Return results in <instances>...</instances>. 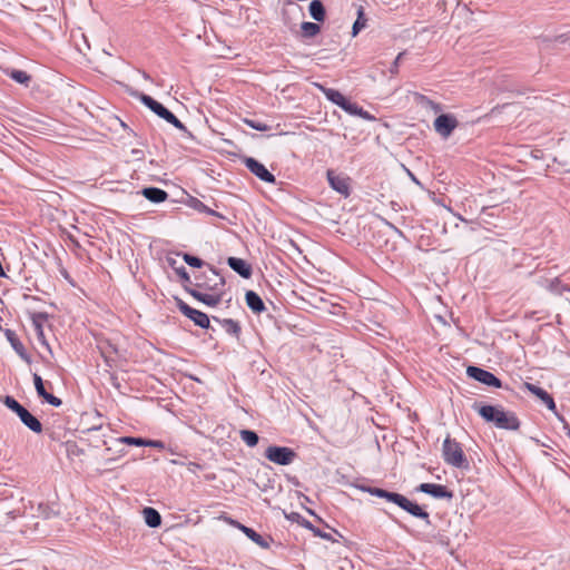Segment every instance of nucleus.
<instances>
[{
    "instance_id": "nucleus-1",
    "label": "nucleus",
    "mask_w": 570,
    "mask_h": 570,
    "mask_svg": "<svg viewBox=\"0 0 570 570\" xmlns=\"http://www.w3.org/2000/svg\"><path fill=\"white\" fill-rule=\"evenodd\" d=\"M480 416L487 422H492L499 429L518 430L520 422L514 413L504 411L502 407L474 403L472 405Z\"/></svg>"
},
{
    "instance_id": "nucleus-2",
    "label": "nucleus",
    "mask_w": 570,
    "mask_h": 570,
    "mask_svg": "<svg viewBox=\"0 0 570 570\" xmlns=\"http://www.w3.org/2000/svg\"><path fill=\"white\" fill-rule=\"evenodd\" d=\"M210 281H213V285H205V291H208L209 293H205L193 286H186L185 291L195 299L206 304L207 306L214 307L223 299L222 288L225 281L216 271H212Z\"/></svg>"
},
{
    "instance_id": "nucleus-3",
    "label": "nucleus",
    "mask_w": 570,
    "mask_h": 570,
    "mask_svg": "<svg viewBox=\"0 0 570 570\" xmlns=\"http://www.w3.org/2000/svg\"><path fill=\"white\" fill-rule=\"evenodd\" d=\"M137 97L146 107H148L151 111H154L157 116H159L167 122L171 124L175 128L184 131L186 130L184 124L160 102L156 101L154 98L145 94H138Z\"/></svg>"
},
{
    "instance_id": "nucleus-4",
    "label": "nucleus",
    "mask_w": 570,
    "mask_h": 570,
    "mask_svg": "<svg viewBox=\"0 0 570 570\" xmlns=\"http://www.w3.org/2000/svg\"><path fill=\"white\" fill-rule=\"evenodd\" d=\"M444 461L455 468H461L466 463L461 445L450 438L443 442Z\"/></svg>"
},
{
    "instance_id": "nucleus-5",
    "label": "nucleus",
    "mask_w": 570,
    "mask_h": 570,
    "mask_svg": "<svg viewBox=\"0 0 570 570\" xmlns=\"http://www.w3.org/2000/svg\"><path fill=\"white\" fill-rule=\"evenodd\" d=\"M265 458L278 465H289L294 462L296 453L287 446L271 445L265 451Z\"/></svg>"
},
{
    "instance_id": "nucleus-6",
    "label": "nucleus",
    "mask_w": 570,
    "mask_h": 570,
    "mask_svg": "<svg viewBox=\"0 0 570 570\" xmlns=\"http://www.w3.org/2000/svg\"><path fill=\"white\" fill-rule=\"evenodd\" d=\"M176 305L178 309L190 321L195 323V325L202 327V328H208L210 321L207 314L195 309L187 305L183 299L175 297Z\"/></svg>"
},
{
    "instance_id": "nucleus-7",
    "label": "nucleus",
    "mask_w": 570,
    "mask_h": 570,
    "mask_svg": "<svg viewBox=\"0 0 570 570\" xmlns=\"http://www.w3.org/2000/svg\"><path fill=\"white\" fill-rule=\"evenodd\" d=\"M459 121L453 115L442 114L434 120V130L442 136L443 138H448L451 136L452 131L458 127Z\"/></svg>"
},
{
    "instance_id": "nucleus-8",
    "label": "nucleus",
    "mask_w": 570,
    "mask_h": 570,
    "mask_svg": "<svg viewBox=\"0 0 570 570\" xmlns=\"http://www.w3.org/2000/svg\"><path fill=\"white\" fill-rule=\"evenodd\" d=\"M466 374L470 377L474 379L475 381L481 382L488 386H493L498 389L502 386L501 381L494 374L483 368L476 366H469L466 368Z\"/></svg>"
},
{
    "instance_id": "nucleus-9",
    "label": "nucleus",
    "mask_w": 570,
    "mask_h": 570,
    "mask_svg": "<svg viewBox=\"0 0 570 570\" xmlns=\"http://www.w3.org/2000/svg\"><path fill=\"white\" fill-rule=\"evenodd\" d=\"M100 350L107 366L110 368L118 366L120 361L127 360L126 352L111 343H107L106 346H101Z\"/></svg>"
},
{
    "instance_id": "nucleus-10",
    "label": "nucleus",
    "mask_w": 570,
    "mask_h": 570,
    "mask_svg": "<svg viewBox=\"0 0 570 570\" xmlns=\"http://www.w3.org/2000/svg\"><path fill=\"white\" fill-rule=\"evenodd\" d=\"M245 165L248 168V170L257 176L261 180L265 183H275V176L268 171V169L258 160L254 158H246Z\"/></svg>"
},
{
    "instance_id": "nucleus-11",
    "label": "nucleus",
    "mask_w": 570,
    "mask_h": 570,
    "mask_svg": "<svg viewBox=\"0 0 570 570\" xmlns=\"http://www.w3.org/2000/svg\"><path fill=\"white\" fill-rule=\"evenodd\" d=\"M327 180L330 186L341 195H350V184L346 176L337 175L333 170H327Z\"/></svg>"
},
{
    "instance_id": "nucleus-12",
    "label": "nucleus",
    "mask_w": 570,
    "mask_h": 570,
    "mask_svg": "<svg viewBox=\"0 0 570 570\" xmlns=\"http://www.w3.org/2000/svg\"><path fill=\"white\" fill-rule=\"evenodd\" d=\"M400 508L412 514L413 517L423 519L426 523H430L429 513L424 511L419 504L410 501L407 498L401 494L399 502L396 503Z\"/></svg>"
},
{
    "instance_id": "nucleus-13",
    "label": "nucleus",
    "mask_w": 570,
    "mask_h": 570,
    "mask_svg": "<svg viewBox=\"0 0 570 570\" xmlns=\"http://www.w3.org/2000/svg\"><path fill=\"white\" fill-rule=\"evenodd\" d=\"M420 492L432 495L436 499H450L452 498V493L446 489V487L442 484L435 483H421L417 488Z\"/></svg>"
},
{
    "instance_id": "nucleus-14",
    "label": "nucleus",
    "mask_w": 570,
    "mask_h": 570,
    "mask_svg": "<svg viewBox=\"0 0 570 570\" xmlns=\"http://www.w3.org/2000/svg\"><path fill=\"white\" fill-rule=\"evenodd\" d=\"M18 417L20 421L32 432L35 433H41L42 432V424L40 421L32 415L26 407H22L18 413Z\"/></svg>"
},
{
    "instance_id": "nucleus-15",
    "label": "nucleus",
    "mask_w": 570,
    "mask_h": 570,
    "mask_svg": "<svg viewBox=\"0 0 570 570\" xmlns=\"http://www.w3.org/2000/svg\"><path fill=\"white\" fill-rule=\"evenodd\" d=\"M524 387L531 392L533 395H535L538 399L542 401L547 405V407L551 411H556V403L552 399V396L544 391L543 389L532 384V383H525Z\"/></svg>"
},
{
    "instance_id": "nucleus-16",
    "label": "nucleus",
    "mask_w": 570,
    "mask_h": 570,
    "mask_svg": "<svg viewBox=\"0 0 570 570\" xmlns=\"http://www.w3.org/2000/svg\"><path fill=\"white\" fill-rule=\"evenodd\" d=\"M227 263H228V266L234 272L239 274L242 277H244V278L250 277L252 267L246 261L238 258V257H229Z\"/></svg>"
},
{
    "instance_id": "nucleus-17",
    "label": "nucleus",
    "mask_w": 570,
    "mask_h": 570,
    "mask_svg": "<svg viewBox=\"0 0 570 570\" xmlns=\"http://www.w3.org/2000/svg\"><path fill=\"white\" fill-rule=\"evenodd\" d=\"M360 489L364 492H367L372 495L385 499L390 502L397 503L401 494L395 492H390L380 488H373V487H360Z\"/></svg>"
},
{
    "instance_id": "nucleus-18",
    "label": "nucleus",
    "mask_w": 570,
    "mask_h": 570,
    "mask_svg": "<svg viewBox=\"0 0 570 570\" xmlns=\"http://www.w3.org/2000/svg\"><path fill=\"white\" fill-rule=\"evenodd\" d=\"M141 194L151 203H163L167 199L168 194L164 189L157 187H147L141 190Z\"/></svg>"
},
{
    "instance_id": "nucleus-19",
    "label": "nucleus",
    "mask_w": 570,
    "mask_h": 570,
    "mask_svg": "<svg viewBox=\"0 0 570 570\" xmlns=\"http://www.w3.org/2000/svg\"><path fill=\"white\" fill-rule=\"evenodd\" d=\"M247 306L254 313H262L265 311V305L259 295L253 291H248L245 295Z\"/></svg>"
},
{
    "instance_id": "nucleus-20",
    "label": "nucleus",
    "mask_w": 570,
    "mask_h": 570,
    "mask_svg": "<svg viewBox=\"0 0 570 570\" xmlns=\"http://www.w3.org/2000/svg\"><path fill=\"white\" fill-rule=\"evenodd\" d=\"M237 527L246 534L247 538H249L253 542H255L261 548H264V549L269 548L268 541L265 540L261 534H258L252 528H248V527L243 525L240 523H238Z\"/></svg>"
},
{
    "instance_id": "nucleus-21",
    "label": "nucleus",
    "mask_w": 570,
    "mask_h": 570,
    "mask_svg": "<svg viewBox=\"0 0 570 570\" xmlns=\"http://www.w3.org/2000/svg\"><path fill=\"white\" fill-rule=\"evenodd\" d=\"M293 520H296L301 525L311 530L315 537H320L325 540H331L332 537L330 533H325L321 531L318 528H315L308 520L302 518L299 514H293Z\"/></svg>"
},
{
    "instance_id": "nucleus-22",
    "label": "nucleus",
    "mask_w": 570,
    "mask_h": 570,
    "mask_svg": "<svg viewBox=\"0 0 570 570\" xmlns=\"http://www.w3.org/2000/svg\"><path fill=\"white\" fill-rule=\"evenodd\" d=\"M144 519L148 527L150 528H157L161 523V517L157 510L154 508H145L144 511Z\"/></svg>"
},
{
    "instance_id": "nucleus-23",
    "label": "nucleus",
    "mask_w": 570,
    "mask_h": 570,
    "mask_svg": "<svg viewBox=\"0 0 570 570\" xmlns=\"http://www.w3.org/2000/svg\"><path fill=\"white\" fill-rule=\"evenodd\" d=\"M341 108L350 115L358 116L363 119H372L367 111L363 110L357 104L351 102L347 99L344 101V105Z\"/></svg>"
},
{
    "instance_id": "nucleus-24",
    "label": "nucleus",
    "mask_w": 570,
    "mask_h": 570,
    "mask_svg": "<svg viewBox=\"0 0 570 570\" xmlns=\"http://www.w3.org/2000/svg\"><path fill=\"white\" fill-rule=\"evenodd\" d=\"M48 315L42 312L32 313L31 321L36 328V333L39 338H43V324L47 321Z\"/></svg>"
},
{
    "instance_id": "nucleus-25",
    "label": "nucleus",
    "mask_w": 570,
    "mask_h": 570,
    "mask_svg": "<svg viewBox=\"0 0 570 570\" xmlns=\"http://www.w3.org/2000/svg\"><path fill=\"white\" fill-rule=\"evenodd\" d=\"M213 321L218 323L222 328H224L228 334L237 335L240 331V327L237 322L230 318L220 320L218 317H213Z\"/></svg>"
},
{
    "instance_id": "nucleus-26",
    "label": "nucleus",
    "mask_w": 570,
    "mask_h": 570,
    "mask_svg": "<svg viewBox=\"0 0 570 570\" xmlns=\"http://www.w3.org/2000/svg\"><path fill=\"white\" fill-rule=\"evenodd\" d=\"M321 89L330 101L337 105L338 107H342L344 105L346 98L338 90L325 87H321Z\"/></svg>"
},
{
    "instance_id": "nucleus-27",
    "label": "nucleus",
    "mask_w": 570,
    "mask_h": 570,
    "mask_svg": "<svg viewBox=\"0 0 570 570\" xmlns=\"http://www.w3.org/2000/svg\"><path fill=\"white\" fill-rule=\"evenodd\" d=\"M309 14L316 21H323L325 19V9L320 0H313L309 3Z\"/></svg>"
},
{
    "instance_id": "nucleus-28",
    "label": "nucleus",
    "mask_w": 570,
    "mask_h": 570,
    "mask_svg": "<svg viewBox=\"0 0 570 570\" xmlns=\"http://www.w3.org/2000/svg\"><path fill=\"white\" fill-rule=\"evenodd\" d=\"M366 27V18L364 16L363 7H358L357 9V19L353 23L352 35L353 37L357 36L358 32Z\"/></svg>"
},
{
    "instance_id": "nucleus-29",
    "label": "nucleus",
    "mask_w": 570,
    "mask_h": 570,
    "mask_svg": "<svg viewBox=\"0 0 570 570\" xmlns=\"http://www.w3.org/2000/svg\"><path fill=\"white\" fill-rule=\"evenodd\" d=\"M239 435L240 439L250 448L257 445L259 440L257 433L252 430H242Z\"/></svg>"
},
{
    "instance_id": "nucleus-30",
    "label": "nucleus",
    "mask_w": 570,
    "mask_h": 570,
    "mask_svg": "<svg viewBox=\"0 0 570 570\" xmlns=\"http://www.w3.org/2000/svg\"><path fill=\"white\" fill-rule=\"evenodd\" d=\"M8 75L14 81L26 86L29 83L31 79V77L26 71L17 69L11 70L10 72H8Z\"/></svg>"
},
{
    "instance_id": "nucleus-31",
    "label": "nucleus",
    "mask_w": 570,
    "mask_h": 570,
    "mask_svg": "<svg viewBox=\"0 0 570 570\" xmlns=\"http://www.w3.org/2000/svg\"><path fill=\"white\" fill-rule=\"evenodd\" d=\"M301 29L303 35L307 38L316 36L321 30L320 26L314 22H303Z\"/></svg>"
},
{
    "instance_id": "nucleus-32",
    "label": "nucleus",
    "mask_w": 570,
    "mask_h": 570,
    "mask_svg": "<svg viewBox=\"0 0 570 570\" xmlns=\"http://www.w3.org/2000/svg\"><path fill=\"white\" fill-rule=\"evenodd\" d=\"M420 104L422 105V107L431 109L434 112H440L442 110V107L439 104L432 101L431 99L424 96L420 97Z\"/></svg>"
},
{
    "instance_id": "nucleus-33",
    "label": "nucleus",
    "mask_w": 570,
    "mask_h": 570,
    "mask_svg": "<svg viewBox=\"0 0 570 570\" xmlns=\"http://www.w3.org/2000/svg\"><path fill=\"white\" fill-rule=\"evenodd\" d=\"M4 405L10 409L16 414L23 407L16 399L12 396H6L3 401Z\"/></svg>"
},
{
    "instance_id": "nucleus-34",
    "label": "nucleus",
    "mask_w": 570,
    "mask_h": 570,
    "mask_svg": "<svg viewBox=\"0 0 570 570\" xmlns=\"http://www.w3.org/2000/svg\"><path fill=\"white\" fill-rule=\"evenodd\" d=\"M244 122L255 129V130H258V131H266L269 129V126H267L266 124L264 122H261V121H257V120H254V119H244Z\"/></svg>"
},
{
    "instance_id": "nucleus-35",
    "label": "nucleus",
    "mask_w": 570,
    "mask_h": 570,
    "mask_svg": "<svg viewBox=\"0 0 570 570\" xmlns=\"http://www.w3.org/2000/svg\"><path fill=\"white\" fill-rule=\"evenodd\" d=\"M33 383L38 395L42 397L47 391L45 389V384L41 376L38 374H33Z\"/></svg>"
},
{
    "instance_id": "nucleus-36",
    "label": "nucleus",
    "mask_w": 570,
    "mask_h": 570,
    "mask_svg": "<svg viewBox=\"0 0 570 570\" xmlns=\"http://www.w3.org/2000/svg\"><path fill=\"white\" fill-rule=\"evenodd\" d=\"M183 258H184L185 263H187L191 267L199 268L204 264V262L200 258L189 255V254H184Z\"/></svg>"
},
{
    "instance_id": "nucleus-37",
    "label": "nucleus",
    "mask_w": 570,
    "mask_h": 570,
    "mask_svg": "<svg viewBox=\"0 0 570 570\" xmlns=\"http://www.w3.org/2000/svg\"><path fill=\"white\" fill-rule=\"evenodd\" d=\"M119 441L130 445L145 446V439L141 438L122 436Z\"/></svg>"
},
{
    "instance_id": "nucleus-38",
    "label": "nucleus",
    "mask_w": 570,
    "mask_h": 570,
    "mask_svg": "<svg viewBox=\"0 0 570 570\" xmlns=\"http://www.w3.org/2000/svg\"><path fill=\"white\" fill-rule=\"evenodd\" d=\"M42 399L46 402H48L50 405L56 406V407L60 406L62 403L59 397H57L48 392H46V394L42 396Z\"/></svg>"
},
{
    "instance_id": "nucleus-39",
    "label": "nucleus",
    "mask_w": 570,
    "mask_h": 570,
    "mask_svg": "<svg viewBox=\"0 0 570 570\" xmlns=\"http://www.w3.org/2000/svg\"><path fill=\"white\" fill-rule=\"evenodd\" d=\"M404 55H405V52H400V53L396 56L395 60L393 61V63H392V66H391V68H390V72H391V75H393V76H394V75H397V72H399V67H400V62H401V59H402V57H403Z\"/></svg>"
},
{
    "instance_id": "nucleus-40",
    "label": "nucleus",
    "mask_w": 570,
    "mask_h": 570,
    "mask_svg": "<svg viewBox=\"0 0 570 570\" xmlns=\"http://www.w3.org/2000/svg\"><path fill=\"white\" fill-rule=\"evenodd\" d=\"M212 278V272L209 273L208 276H205V281H200L199 278H197V283L195 284V288L197 289H205V285H213V281H210Z\"/></svg>"
},
{
    "instance_id": "nucleus-41",
    "label": "nucleus",
    "mask_w": 570,
    "mask_h": 570,
    "mask_svg": "<svg viewBox=\"0 0 570 570\" xmlns=\"http://www.w3.org/2000/svg\"><path fill=\"white\" fill-rule=\"evenodd\" d=\"M145 446L164 449L165 444L161 441H157V440H145Z\"/></svg>"
},
{
    "instance_id": "nucleus-42",
    "label": "nucleus",
    "mask_w": 570,
    "mask_h": 570,
    "mask_svg": "<svg viewBox=\"0 0 570 570\" xmlns=\"http://www.w3.org/2000/svg\"><path fill=\"white\" fill-rule=\"evenodd\" d=\"M176 273L180 276L181 279H184L187 283H190V277L184 266L176 268Z\"/></svg>"
},
{
    "instance_id": "nucleus-43",
    "label": "nucleus",
    "mask_w": 570,
    "mask_h": 570,
    "mask_svg": "<svg viewBox=\"0 0 570 570\" xmlns=\"http://www.w3.org/2000/svg\"><path fill=\"white\" fill-rule=\"evenodd\" d=\"M131 153H132V155H134L137 159L141 158V156H142V151H141V150H139V149H132V151H131Z\"/></svg>"
},
{
    "instance_id": "nucleus-44",
    "label": "nucleus",
    "mask_w": 570,
    "mask_h": 570,
    "mask_svg": "<svg viewBox=\"0 0 570 570\" xmlns=\"http://www.w3.org/2000/svg\"><path fill=\"white\" fill-rule=\"evenodd\" d=\"M43 514H45V517H46V518H49V517H50V513H49V512H47V509L43 511Z\"/></svg>"
}]
</instances>
